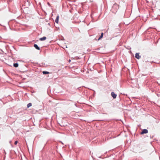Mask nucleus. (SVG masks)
Wrapping results in <instances>:
<instances>
[{"label":"nucleus","mask_w":160,"mask_h":160,"mask_svg":"<svg viewBox=\"0 0 160 160\" xmlns=\"http://www.w3.org/2000/svg\"><path fill=\"white\" fill-rule=\"evenodd\" d=\"M13 66L15 68H17L18 66V63H15L13 64Z\"/></svg>","instance_id":"6e6552de"},{"label":"nucleus","mask_w":160,"mask_h":160,"mask_svg":"<svg viewBox=\"0 0 160 160\" xmlns=\"http://www.w3.org/2000/svg\"><path fill=\"white\" fill-rule=\"evenodd\" d=\"M103 36V33H102L101 34V35L100 36L99 38H98V40H99L100 39H101L102 38Z\"/></svg>","instance_id":"0eeeda50"},{"label":"nucleus","mask_w":160,"mask_h":160,"mask_svg":"<svg viewBox=\"0 0 160 160\" xmlns=\"http://www.w3.org/2000/svg\"><path fill=\"white\" fill-rule=\"evenodd\" d=\"M32 106V103H29L27 105V107L28 108Z\"/></svg>","instance_id":"9d476101"},{"label":"nucleus","mask_w":160,"mask_h":160,"mask_svg":"<svg viewBox=\"0 0 160 160\" xmlns=\"http://www.w3.org/2000/svg\"><path fill=\"white\" fill-rule=\"evenodd\" d=\"M34 47L36 48V49H37L38 50H40V48L39 47H38V45L37 44H34Z\"/></svg>","instance_id":"39448f33"},{"label":"nucleus","mask_w":160,"mask_h":160,"mask_svg":"<svg viewBox=\"0 0 160 160\" xmlns=\"http://www.w3.org/2000/svg\"><path fill=\"white\" fill-rule=\"evenodd\" d=\"M59 17L58 15L57 16L55 20V22L57 23H58V19H59Z\"/></svg>","instance_id":"20e7f679"},{"label":"nucleus","mask_w":160,"mask_h":160,"mask_svg":"<svg viewBox=\"0 0 160 160\" xmlns=\"http://www.w3.org/2000/svg\"><path fill=\"white\" fill-rule=\"evenodd\" d=\"M18 143V141H15V142H14V144L15 145H16Z\"/></svg>","instance_id":"9b49d317"},{"label":"nucleus","mask_w":160,"mask_h":160,"mask_svg":"<svg viewBox=\"0 0 160 160\" xmlns=\"http://www.w3.org/2000/svg\"><path fill=\"white\" fill-rule=\"evenodd\" d=\"M111 94L113 98H116L117 95L115 94L114 92H112Z\"/></svg>","instance_id":"f03ea898"},{"label":"nucleus","mask_w":160,"mask_h":160,"mask_svg":"<svg viewBox=\"0 0 160 160\" xmlns=\"http://www.w3.org/2000/svg\"><path fill=\"white\" fill-rule=\"evenodd\" d=\"M46 39V37H43L42 38H40L39 39V40L40 41H44Z\"/></svg>","instance_id":"423d86ee"},{"label":"nucleus","mask_w":160,"mask_h":160,"mask_svg":"<svg viewBox=\"0 0 160 160\" xmlns=\"http://www.w3.org/2000/svg\"><path fill=\"white\" fill-rule=\"evenodd\" d=\"M42 73L44 74H46L49 73V72L47 71H43Z\"/></svg>","instance_id":"1a4fd4ad"},{"label":"nucleus","mask_w":160,"mask_h":160,"mask_svg":"<svg viewBox=\"0 0 160 160\" xmlns=\"http://www.w3.org/2000/svg\"><path fill=\"white\" fill-rule=\"evenodd\" d=\"M148 132V130L146 129H144L142 130V132H141V134H143L144 133H147Z\"/></svg>","instance_id":"f257e3e1"},{"label":"nucleus","mask_w":160,"mask_h":160,"mask_svg":"<svg viewBox=\"0 0 160 160\" xmlns=\"http://www.w3.org/2000/svg\"><path fill=\"white\" fill-rule=\"evenodd\" d=\"M135 57L136 58L138 59H139L141 58V56L139 55V53H136L135 54Z\"/></svg>","instance_id":"7ed1b4c3"}]
</instances>
